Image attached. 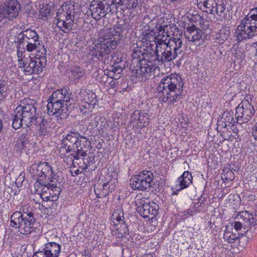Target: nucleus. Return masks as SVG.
I'll list each match as a JSON object with an SVG mask.
<instances>
[{
	"label": "nucleus",
	"instance_id": "f257e3e1",
	"mask_svg": "<svg viewBox=\"0 0 257 257\" xmlns=\"http://www.w3.org/2000/svg\"><path fill=\"white\" fill-rule=\"evenodd\" d=\"M184 82L178 74H171L164 77L157 87V96L163 102H176L183 92Z\"/></svg>",
	"mask_w": 257,
	"mask_h": 257
},
{
	"label": "nucleus",
	"instance_id": "f03ea898",
	"mask_svg": "<svg viewBox=\"0 0 257 257\" xmlns=\"http://www.w3.org/2000/svg\"><path fill=\"white\" fill-rule=\"evenodd\" d=\"M71 95L72 93L66 88L54 92L48 99L47 109L49 115H55L60 119L66 118L68 116L67 107L74 101Z\"/></svg>",
	"mask_w": 257,
	"mask_h": 257
},
{
	"label": "nucleus",
	"instance_id": "7ed1b4c3",
	"mask_svg": "<svg viewBox=\"0 0 257 257\" xmlns=\"http://www.w3.org/2000/svg\"><path fill=\"white\" fill-rule=\"evenodd\" d=\"M37 116V102L30 98L23 99L12 114V126L15 130L23 124L29 127L32 125Z\"/></svg>",
	"mask_w": 257,
	"mask_h": 257
},
{
	"label": "nucleus",
	"instance_id": "20e7f679",
	"mask_svg": "<svg viewBox=\"0 0 257 257\" xmlns=\"http://www.w3.org/2000/svg\"><path fill=\"white\" fill-rule=\"evenodd\" d=\"M35 221L34 213L27 205L22 207L20 211L15 212L11 218L12 226L18 228L20 233L24 235L29 234L34 230Z\"/></svg>",
	"mask_w": 257,
	"mask_h": 257
},
{
	"label": "nucleus",
	"instance_id": "39448f33",
	"mask_svg": "<svg viewBox=\"0 0 257 257\" xmlns=\"http://www.w3.org/2000/svg\"><path fill=\"white\" fill-rule=\"evenodd\" d=\"M17 42L29 52L36 51V54L46 56V48L34 30L28 29L22 31L18 35Z\"/></svg>",
	"mask_w": 257,
	"mask_h": 257
},
{
	"label": "nucleus",
	"instance_id": "423d86ee",
	"mask_svg": "<svg viewBox=\"0 0 257 257\" xmlns=\"http://www.w3.org/2000/svg\"><path fill=\"white\" fill-rule=\"evenodd\" d=\"M123 31V26L117 24L103 32L100 38V42L98 43V49L100 52L99 54L101 55L102 59L104 56L108 55L111 49L116 48Z\"/></svg>",
	"mask_w": 257,
	"mask_h": 257
},
{
	"label": "nucleus",
	"instance_id": "0eeeda50",
	"mask_svg": "<svg viewBox=\"0 0 257 257\" xmlns=\"http://www.w3.org/2000/svg\"><path fill=\"white\" fill-rule=\"evenodd\" d=\"M237 40L240 42L257 35V8L251 9L238 26Z\"/></svg>",
	"mask_w": 257,
	"mask_h": 257
},
{
	"label": "nucleus",
	"instance_id": "6e6552de",
	"mask_svg": "<svg viewBox=\"0 0 257 257\" xmlns=\"http://www.w3.org/2000/svg\"><path fill=\"white\" fill-rule=\"evenodd\" d=\"M178 43L170 42L169 44L157 46V58H154L162 63L169 62L175 59L179 55L183 52L181 45Z\"/></svg>",
	"mask_w": 257,
	"mask_h": 257
},
{
	"label": "nucleus",
	"instance_id": "1a4fd4ad",
	"mask_svg": "<svg viewBox=\"0 0 257 257\" xmlns=\"http://www.w3.org/2000/svg\"><path fill=\"white\" fill-rule=\"evenodd\" d=\"M197 5L203 12L218 16L219 20L226 18L227 11L223 0H197Z\"/></svg>",
	"mask_w": 257,
	"mask_h": 257
},
{
	"label": "nucleus",
	"instance_id": "9d476101",
	"mask_svg": "<svg viewBox=\"0 0 257 257\" xmlns=\"http://www.w3.org/2000/svg\"><path fill=\"white\" fill-rule=\"evenodd\" d=\"M137 210L144 218L153 219L157 214L159 205L154 202H149L142 196H137L135 200Z\"/></svg>",
	"mask_w": 257,
	"mask_h": 257
},
{
	"label": "nucleus",
	"instance_id": "9b49d317",
	"mask_svg": "<svg viewBox=\"0 0 257 257\" xmlns=\"http://www.w3.org/2000/svg\"><path fill=\"white\" fill-rule=\"evenodd\" d=\"M140 65L139 68L133 71V75L140 81L146 80L155 77V71L157 66L152 61L146 58L139 60Z\"/></svg>",
	"mask_w": 257,
	"mask_h": 257
},
{
	"label": "nucleus",
	"instance_id": "f8f14e48",
	"mask_svg": "<svg viewBox=\"0 0 257 257\" xmlns=\"http://www.w3.org/2000/svg\"><path fill=\"white\" fill-rule=\"evenodd\" d=\"M132 56L134 59H141V56L143 59L146 57L148 58H157V44L152 42H146L143 46L139 45V44H133L132 46Z\"/></svg>",
	"mask_w": 257,
	"mask_h": 257
},
{
	"label": "nucleus",
	"instance_id": "ddd939ff",
	"mask_svg": "<svg viewBox=\"0 0 257 257\" xmlns=\"http://www.w3.org/2000/svg\"><path fill=\"white\" fill-rule=\"evenodd\" d=\"M30 172L33 177L39 178L38 180H43L51 181L52 180H57L53 177L52 167L49 163L44 162L39 164H33L30 169Z\"/></svg>",
	"mask_w": 257,
	"mask_h": 257
},
{
	"label": "nucleus",
	"instance_id": "4468645a",
	"mask_svg": "<svg viewBox=\"0 0 257 257\" xmlns=\"http://www.w3.org/2000/svg\"><path fill=\"white\" fill-rule=\"evenodd\" d=\"M254 113L252 105L246 100L243 101L236 108L235 117L239 124L247 122Z\"/></svg>",
	"mask_w": 257,
	"mask_h": 257
},
{
	"label": "nucleus",
	"instance_id": "2eb2a0df",
	"mask_svg": "<svg viewBox=\"0 0 257 257\" xmlns=\"http://www.w3.org/2000/svg\"><path fill=\"white\" fill-rule=\"evenodd\" d=\"M29 62L26 69L25 74L30 75L40 73L46 65V56L36 54V56L33 58L29 56Z\"/></svg>",
	"mask_w": 257,
	"mask_h": 257
},
{
	"label": "nucleus",
	"instance_id": "dca6fc26",
	"mask_svg": "<svg viewBox=\"0 0 257 257\" xmlns=\"http://www.w3.org/2000/svg\"><path fill=\"white\" fill-rule=\"evenodd\" d=\"M110 10L109 4L107 3L105 1L91 4L90 7L92 17L95 20H99L101 18L105 17Z\"/></svg>",
	"mask_w": 257,
	"mask_h": 257
},
{
	"label": "nucleus",
	"instance_id": "f3484780",
	"mask_svg": "<svg viewBox=\"0 0 257 257\" xmlns=\"http://www.w3.org/2000/svg\"><path fill=\"white\" fill-rule=\"evenodd\" d=\"M149 115L147 113H142L139 110H136L131 116V122L133 127L137 129L141 130L147 126L149 123Z\"/></svg>",
	"mask_w": 257,
	"mask_h": 257
},
{
	"label": "nucleus",
	"instance_id": "a211bd4d",
	"mask_svg": "<svg viewBox=\"0 0 257 257\" xmlns=\"http://www.w3.org/2000/svg\"><path fill=\"white\" fill-rule=\"evenodd\" d=\"M90 148V142L86 138L81 136L74 146L73 152H75L76 154L74 156V158L78 160L80 156H86Z\"/></svg>",
	"mask_w": 257,
	"mask_h": 257
},
{
	"label": "nucleus",
	"instance_id": "6ab92c4d",
	"mask_svg": "<svg viewBox=\"0 0 257 257\" xmlns=\"http://www.w3.org/2000/svg\"><path fill=\"white\" fill-rule=\"evenodd\" d=\"M7 19L13 20L16 19L21 10V7L17 0H10L4 4Z\"/></svg>",
	"mask_w": 257,
	"mask_h": 257
},
{
	"label": "nucleus",
	"instance_id": "aec40b11",
	"mask_svg": "<svg viewBox=\"0 0 257 257\" xmlns=\"http://www.w3.org/2000/svg\"><path fill=\"white\" fill-rule=\"evenodd\" d=\"M238 220L244 224V228L251 227L257 224V209L254 210V214H250L247 211L240 212L236 217Z\"/></svg>",
	"mask_w": 257,
	"mask_h": 257
},
{
	"label": "nucleus",
	"instance_id": "412c9836",
	"mask_svg": "<svg viewBox=\"0 0 257 257\" xmlns=\"http://www.w3.org/2000/svg\"><path fill=\"white\" fill-rule=\"evenodd\" d=\"M184 35L188 41L194 42L196 45L203 44L201 31L194 26L188 27Z\"/></svg>",
	"mask_w": 257,
	"mask_h": 257
},
{
	"label": "nucleus",
	"instance_id": "4be33fe9",
	"mask_svg": "<svg viewBox=\"0 0 257 257\" xmlns=\"http://www.w3.org/2000/svg\"><path fill=\"white\" fill-rule=\"evenodd\" d=\"M75 12L74 6L63 5L61 10L59 9L57 13L56 18L57 21H66L69 20V18L74 20Z\"/></svg>",
	"mask_w": 257,
	"mask_h": 257
},
{
	"label": "nucleus",
	"instance_id": "5701e85b",
	"mask_svg": "<svg viewBox=\"0 0 257 257\" xmlns=\"http://www.w3.org/2000/svg\"><path fill=\"white\" fill-rule=\"evenodd\" d=\"M97 102L96 95L95 93L92 92L86 93L80 105L81 111L84 109L88 112H92Z\"/></svg>",
	"mask_w": 257,
	"mask_h": 257
},
{
	"label": "nucleus",
	"instance_id": "b1692460",
	"mask_svg": "<svg viewBox=\"0 0 257 257\" xmlns=\"http://www.w3.org/2000/svg\"><path fill=\"white\" fill-rule=\"evenodd\" d=\"M98 186L99 184L94 185V192L97 197L99 198L106 197L115 188L114 182L112 181L104 183L102 185V189H99Z\"/></svg>",
	"mask_w": 257,
	"mask_h": 257
},
{
	"label": "nucleus",
	"instance_id": "393cba45",
	"mask_svg": "<svg viewBox=\"0 0 257 257\" xmlns=\"http://www.w3.org/2000/svg\"><path fill=\"white\" fill-rule=\"evenodd\" d=\"M52 182L51 181L38 180L34 184V188L36 192L40 195L41 198L43 200V195L48 194L49 190L52 187Z\"/></svg>",
	"mask_w": 257,
	"mask_h": 257
},
{
	"label": "nucleus",
	"instance_id": "a878e982",
	"mask_svg": "<svg viewBox=\"0 0 257 257\" xmlns=\"http://www.w3.org/2000/svg\"><path fill=\"white\" fill-rule=\"evenodd\" d=\"M43 252L46 257H58L61 251V245L54 242L46 243Z\"/></svg>",
	"mask_w": 257,
	"mask_h": 257
},
{
	"label": "nucleus",
	"instance_id": "bb28decb",
	"mask_svg": "<svg viewBox=\"0 0 257 257\" xmlns=\"http://www.w3.org/2000/svg\"><path fill=\"white\" fill-rule=\"evenodd\" d=\"M52 188L49 190L48 194L43 195V200L45 201H56L58 198L60 193V188L57 187V180H52Z\"/></svg>",
	"mask_w": 257,
	"mask_h": 257
},
{
	"label": "nucleus",
	"instance_id": "cd10ccee",
	"mask_svg": "<svg viewBox=\"0 0 257 257\" xmlns=\"http://www.w3.org/2000/svg\"><path fill=\"white\" fill-rule=\"evenodd\" d=\"M80 136L78 133L72 131L67 135L64 140V143L68 146L66 149L67 152H70L73 149H74L75 144H76Z\"/></svg>",
	"mask_w": 257,
	"mask_h": 257
},
{
	"label": "nucleus",
	"instance_id": "c85d7f7f",
	"mask_svg": "<svg viewBox=\"0 0 257 257\" xmlns=\"http://www.w3.org/2000/svg\"><path fill=\"white\" fill-rule=\"evenodd\" d=\"M169 29L171 30V33L170 35L171 42L174 43H178V45H181V48L182 49L183 42L181 40L182 34L180 29L176 27V25L169 24Z\"/></svg>",
	"mask_w": 257,
	"mask_h": 257
},
{
	"label": "nucleus",
	"instance_id": "c756f323",
	"mask_svg": "<svg viewBox=\"0 0 257 257\" xmlns=\"http://www.w3.org/2000/svg\"><path fill=\"white\" fill-rule=\"evenodd\" d=\"M223 238L224 241L229 243H233L235 242L236 240H238V243H240V240H247V237L244 236L243 234H242L241 237H240L239 235H237V234L233 233L232 231L228 230L226 226L224 232Z\"/></svg>",
	"mask_w": 257,
	"mask_h": 257
},
{
	"label": "nucleus",
	"instance_id": "7c9ffc66",
	"mask_svg": "<svg viewBox=\"0 0 257 257\" xmlns=\"http://www.w3.org/2000/svg\"><path fill=\"white\" fill-rule=\"evenodd\" d=\"M114 228L115 229L112 231V234L116 238H121L125 237L128 238L131 237L129 235L127 225L125 223L119 224L118 226H115Z\"/></svg>",
	"mask_w": 257,
	"mask_h": 257
},
{
	"label": "nucleus",
	"instance_id": "2f4dec72",
	"mask_svg": "<svg viewBox=\"0 0 257 257\" xmlns=\"http://www.w3.org/2000/svg\"><path fill=\"white\" fill-rule=\"evenodd\" d=\"M139 174L131 177L130 182L131 187L134 190H139L140 191H145L148 189L145 187V184H144L140 177Z\"/></svg>",
	"mask_w": 257,
	"mask_h": 257
},
{
	"label": "nucleus",
	"instance_id": "473e14b6",
	"mask_svg": "<svg viewBox=\"0 0 257 257\" xmlns=\"http://www.w3.org/2000/svg\"><path fill=\"white\" fill-rule=\"evenodd\" d=\"M180 188L179 190L188 187V186L192 183V177L191 174L189 171H185L183 174L179 177L178 179Z\"/></svg>",
	"mask_w": 257,
	"mask_h": 257
},
{
	"label": "nucleus",
	"instance_id": "72a5a7b5",
	"mask_svg": "<svg viewBox=\"0 0 257 257\" xmlns=\"http://www.w3.org/2000/svg\"><path fill=\"white\" fill-rule=\"evenodd\" d=\"M111 221L114 226L125 223L124 220L123 212L121 209H116L113 211L111 216Z\"/></svg>",
	"mask_w": 257,
	"mask_h": 257
},
{
	"label": "nucleus",
	"instance_id": "f704fd0d",
	"mask_svg": "<svg viewBox=\"0 0 257 257\" xmlns=\"http://www.w3.org/2000/svg\"><path fill=\"white\" fill-rule=\"evenodd\" d=\"M143 182L145 184V187L150 189L151 187V183L153 182L154 175L153 173L150 171H143L139 173Z\"/></svg>",
	"mask_w": 257,
	"mask_h": 257
},
{
	"label": "nucleus",
	"instance_id": "c9c22d12",
	"mask_svg": "<svg viewBox=\"0 0 257 257\" xmlns=\"http://www.w3.org/2000/svg\"><path fill=\"white\" fill-rule=\"evenodd\" d=\"M143 182L145 184V187L150 189L151 187V183L153 182L154 175L153 173L150 171H143L139 173Z\"/></svg>",
	"mask_w": 257,
	"mask_h": 257
},
{
	"label": "nucleus",
	"instance_id": "e433bc0d",
	"mask_svg": "<svg viewBox=\"0 0 257 257\" xmlns=\"http://www.w3.org/2000/svg\"><path fill=\"white\" fill-rule=\"evenodd\" d=\"M143 40L146 42H155V33L154 30L148 26L142 32Z\"/></svg>",
	"mask_w": 257,
	"mask_h": 257
},
{
	"label": "nucleus",
	"instance_id": "4c0bfd02",
	"mask_svg": "<svg viewBox=\"0 0 257 257\" xmlns=\"http://www.w3.org/2000/svg\"><path fill=\"white\" fill-rule=\"evenodd\" d=\"M17 48L18 66H24L25 61L27 60V59L28 58L26 57V50L18 43L17 46Z\"/></svg>",
	"mask_w": 257,
	"mask_h": 257
},
{
	"label": "nucleus",
	"instance_id": "58836bf2",
	"mask_svg": "<svg viewBox=\"0 0 257 257\" xmlns=\"http://www.w3.org/2000/svg\"><path fill=\"white\" fill-rule=\"evenodd\" d=\"M57 21V26L64 33H66L69 32L72 28L74 21H73V19H71V18H69L68 21Z\"/></svg>",
	"mask_w": 257,
	"mask_h": 257
},
{
	"label": "nucleus",
	"instance_id": "ea45409f",
	"mask_svg": "<svg viewBox=\"0 0 257 257\" xmlns=\"http://www.w3.org/2000/svg\"><path fill=\"white\" fill-rule=\"evenodd\" d=\"M47 123V118L42 116H37L33 121L35 128L39 131L40 134L41 131H45L44 128V124Z\"/></svg>",
	"mask_w": 257,
	"mask_h": 257
},
{
	"label": "nucleus",
	"instance_id": "a19ab883",
	"mask_svg": "<svg viewBox=\"0 0 257 257\" xmlns=\"http://www.w3.org/2000/svg\"><path fill=\"white\" fill-rule=\"evenodd\" d=\"M170 42H171L170 35H162L159 34L155 36V44H157V46L167 44Z\"/></svg>",
	"mask_w": 257,
	"mask_h": 257
},
{
	"label": "nucleus",
	"instance_id": "79ce46f5",
	"mask_svg": "<svg viewBox=\"0 0 257 257\" xmlns=\"http://www.w3.org/2000/svg\"><path fill=\"white\" fill-rule=\"evenodd\" d=\"M119 5H125L128 9L135 8L138 5V0H119Z\"/></svg>",
	"mask_w": 257,
	"mask_h": 257
},
{
	"label": "nucleus",
	"instance_id": "37998d69",
	"mask_svg": "<svg viewBox=\"0 0 257 257\" xmlns=\"http://www.w3.org/2000/svg\"><path fill=\"white\" fill-rule=\"evenodd\" d=\"M230 32L228 30H220L217 34L216 38L218 39L220 43H223L229 36Z\"/></svg>",
	"mask_w": 257,
	"mask_h": 257
},
{
	"label": "nucleus",
	"instance_id": "c03bdc74",
	"mask_svg": "<svg viewBox=\"0 0 257 257\" xmlns=\"http://www.w3.org/2000/svg\"><path fill=\"white\" fill-rule=\"evenodd\" d=\"M98 44L96 43L94 44L93 46H91L90 49L89 50V54L93 57L97 58L98 59L102 60L101 55H99V53H100L99 51V49Z\"/></svg>",
	"mask_w": 257,
	"mask_h": 257
},
{
	"label": "nucleus",
	"instance_id": "a18cd8bd",
	"mask_svg": "<svg viewBox=\"0 0 257 257\" xmlns=\"http://www.w3.org/2000/svg\"><path fill=\"white\" fill-rule=\"evenodd\" d=\"M156 30L158 31V34H161L162 35H170L171 33L169 31V25H164L161 26L159 25H157L156 26Z\"/></svg>",
	"mask_w": 257,
	"mask_h": 257
},
{
	"label": "nucleus",
	"instance_id": "49530a36",
	"mask_svg": "<svg viewBox=\"0 0 257 257\" xmlns=\"http://www.w3.org/2000/svg\"><path fill=\"white\" fill-rule=\"evenodd\" d=\"M53 123L51 122V118L49 117H47V123L44 124V128H45V131H41L40 135H46L48 133L51 131V129L52 128V125H53Z\"/></svg>",
	"mask_w": 257,
	"mask_h": 257
},
{
	"label": "nucleus",
	"instance_id": "de8ad7c7",
	"mask_svg": "<svg viewBox=\"0 0 257 257\" xmlns=\"http://www.w3.org/2000/svg\"><path fill=\"white\" fill-rule=\"evenodd\" d=\"M223 176L226 180L232 181L234 179V174L233 172L229 169H226L223 170Z\"/></svg>",
	"mask_w": 257,
	"mask_h": 257
},
{
	"label": "nucleus",
	"instance_id": "09e8293b",
	"mask_svg": "<svg viewBox=\"0 0 257 257\" xmlns=\"http://www.w3.org/2000/svg\"><path fill=\"white\" fill-rule=\"evenodd\" d=\"M5 82L0 79V101L3 100L6 95Z\"/></svg>",
	"mask_w": 257,
	"mask_h": 257
},
{
	"label": "nucleus",
	"instance_id": "8fccbe9b",
	"mask_svg": "<svg viewBox=\"0 0 257 257\" xmlns=\"http://www.w3.org/2000/svg\"><path fill=\"white\" fill-rule=\"evenodd\" d=\"M125 67V66L122 65V64H120V65L113 64L112 66L111 70L114 73H120Z\"/></svg>",
	"mask_w": 257,
	"mask_h": 257
},
{
	"label": "nucleus",
	"instance_id": "3c124183",
	"mask_svg": "<svg viewBox=\"0 0 257 257\" xmlns=\"http://www.w3.org/2000/svg\"><path fill=\"white\" fill-rule=\"evenodd\" d=\"M231 226H233L236 231L240 230L242 227L244 228V224H242V222L239 220L233 222Z\"/></svg>",
	"mask_w": 257,
	"mask_h": 257
},
{
	"label": "nucleus",
	"instance_id": "603ef678",
	"mask_svg": "<svg viewBox=\"0 0 257 257\" xmlns=\"http://www.w3.org/2000/svg\"><path fill=\"white\" fill-rule=\"evenodd\" d=\"M113 64L116 65H120V64H122V65L126 66V62L125 60L123 59V57H117L116 59L114 60Z\"/></svg>",
	"mask_w": 257,
	"mask_h": 257
},
{
	"label": "nucleus",
	"instance_id": "864d4df0",
	"mask_svg": "<svg viewBox=\"0 0 257 257\" xmlns=\"http://www.w3.org/2000/svg\"><path fill=\"white\" fill-rule=\"evenodd\" d=\"M4 19H7L5 7H0V21Z\"/></svg>",
	"mask_w": 257,
	"mask_h": 257
},
{
	"label": "nucleus",
	"instance_id": "5fc2aeb1",
	"mask_svg": "<svg viewBox=\"0 0 257 257\" xmlns=\"http://www.w3.org/2000/svg\"><path fill=\"white\" fill-rule=\"evenodd\" d=\"M29 59H27V60H25L24 62V66H19V68L22 69V70L25 73L26 69L27 68L28 64H29Z\"/></svg>",
	"mask_w": 257,
	"mask_h": 257
},
{
	"label": "nucleus",
	"instance_id": "6e6d98bb",
	"mask_svg": "<svg viewBox=\"0 0 257 257\" xmlns=\"http://www.w3.org/2000/svg\"><path fill=\"white\" fill-rule=\"evenodd\" d=\"M75 72H76V74L75 75L74 77L77 79L80 78L81 77L83 76V75L84 74V72H83V71H80V72H77V71H76L75 70H74V71H73L74 73H75Z\"/></svg>",
	"mask_w": 257,
	"mask_h": 257
},
{
	"label": "nucleus",
	"instance_id": "4d7b16f0",
	"mask_svg": "<svg viewBox=\"0 0 257 257\" xmlns=\"http://www.w3.org/2000/svg\"><path fill=\"white\" fill-rule=\"evenodd\" d=\"M45 254L43 251L36 252L33 257H45Z\"/></svg>",
	"mask_w": 257,
	"mask_h": 257
},
{
	"label": "nucleus",
	"instance_id": "13d9d810",
	"mask_svg": "<svg viewBox=\"0 0 257 257\" xmlns=\"http://www.w3.org/2000/svg\"><path fill=\"white\" fill-rule=\"evenodd\" d=\"M252 136L254 137V139L257 141V124L255 125V128L253 131Z\"/></svg>",
	"mask_w": 257,
	"mask_h": 257
},
{
	"label": "nucleus",
	"instance_id": "bf43d9fd",
	"mask_svg": "<svg viewBox=\"0 0 257 257\" xmlns=\"http://www.w3.org/2000/svg\"><path fill=\"white\" fill-rule=\"evenodd\" d=\"M71 171V174H72V175L73 176H76V175H79L80 173H81V172H80L79 169H76V170H75L74 172H73L72 171Z\"/></svg>",
	"mask_w": 257,
	"mask_h": 257
},
{
	"label": "nucleus",
	"instance_id": "052dcab7",
	"mask_svg": "<svg viewBox=\"0 0 257 257\" xmlns=\"http://www.w3.org/2000/svg\"><path fill=\"white\" fill-rule=\"evenodd\" d=\"M119 0H112L111 1V3L112 4H118V3L117 2H119Z\"/></svg>",
	"mask_w": 257,
	"mask_h": 257
},
{
	"label": "nucleus",
	"instance_id": "680f3d73",
	"mask_svg": "<svg viewBox=\"0 0 257 257\" xmlns=\"http://www.w3.org/2000/svg\"><path fill=\"white\" fill-rule=\"evenodd\" d=\"M88 165L86 164L84 165V167H83V170H86L87 169Z\"/></svg>",
	"mask_w": 257,
	"mask_h": 257
},
{
	"label": "nucleus",
	"instance_id": "e2e57ef3",
	"mask_svg": "<svg viewBox=\"0 0 257 257\" xmlns=\"http://www.w3.org/2000/svg\"><path fill=\"white\" fill-rule=\"evenodd\" d=\"M232 119V117L231 118V119L228 118V120H227V121L229 122H231Z\"/></svg>",
	"mask_w": 257,
	"mask_h": 257
},
{
	"label": "nucleus",
	"instance_id": "0e129e2a",
	"mask_svg": "<svg viewBox=\"0 0 257 257\" xmlns=\"http://www.w3.org/2000/svg\"><path fill=\"white\" fill-rule=\"evenodd\" d=\"M229 113H224L223 115V116L222 117V118H223V117L226 115V114H228Z\"/></svg>",
	"mask_w": 257,
	"mask_h": 257
},
{
	"label": "nucleus",
	"instance_id": "69168bd1",
	"mask_svg": "<svg viewBox=\"0 0 257 257\" xmlns=\"http://www.w3.org/2000/svg\"><path fill=\"white\" fill-rule=\"evenodd\" d=\"M44 17L45 18H46V17H47V14H45V15H44ZM41 18H42V19H43V16H42Z\"/></svg>",
	"mask_w": 257,
	"mask_h": 257
}]
</instances>
